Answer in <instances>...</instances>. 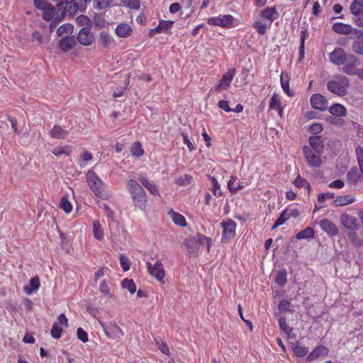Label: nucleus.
Segmentation results:
<instances>
[{"label":"nucleus","instance_id":"obj_22","mask_svg":"<svg viewBox=\"0 0 363 363\" xmlns=\"http://www.w3.org/2000/svg\"><path fill=\"white\" fill-rule=\"evenodd\" d=\"M138 180L142 185L150 191V194L155 196L159 195L160 193L157 186L152 182H150L146 177L140 176Z\"/></svg>","mask_w":363,"mask_h":363},{"label":"nucleus","instance_id":"obj_21","mask_svg":"<svg viewBox=\"0 0 363 363\" xmlns=\"http://www.w3.org/2000/svg\"><path fill=\"white\" fill-rule=\"evenodd\" d=\"M350 9L354 16V21L359 26H363V7L356 6L351 4Z\"/></svg>","mask_w":363,"mask_h":363},{"label":"nucleus","instance_id":"obj_50","mask_svg":"<svg viewBox=\"0 0 363 363\" xmlns=\"http://www.w3.org/2000/svg\"><path fill=\"white\" fill-rule=\"evenodd\" d=\"M308 31L302 30L301 33V40H300V45L298 48L299 50V58L301 60L304 57V42L306 38H308Z\"/></svg>","mask_w":363,"mask_h":363},{"label":"nucleus","instance_id":"obj_59","mask_svg":"<svg viewBox=\"0 0 363 363\" xmlns=\"http://www.w3.org/2000/svg\"><path fill=\"white\" fill-rule=\"evenodd\" d=\"M155 344L157 345L158 349L160 351L164 354H169V349L168 345L162 340L155 339Z\"/></svg>","mask_w":363,"mask_h":363},{"label":"nucleus","instance_id":"obj_13","mask_svg":"<svg viewBox=\"0 0 363 363\" xmlns=\"http://www.w3.org/2000/svg\"><path fill=\"white\" fill-rule=\"evenodd\" d=\"M115 33L119 38H126L132 35L133 28L128 23H121L116 26Z\"/></svg>","mask_w":363,"mask_h":363},{"label":"nucleus","instance_id":"obj_8","mask_svg":"<svg viewBox=\"0 0 363 363\" xmlns=\"http://www.w3.org/2000/svg\"><path fill=\"white\" fill-rule=\"evenodd\" d=\"M303 152L304 155V157L306 162H308V165L314 167H318L320 166V154L316 153L314 150H313L311 147L308 146H304L303 147Z\"/></svg>","mask_w":363,"mask_h":363},{"label":"nucleus","instance_id":"obj_4","mask_svg":"<svg viewBox=\"0 0 363 363\" xmlns=\"http://www.w3.org/2000/svg\"><path fill=\"white\" fill-rule=\"evenodd\" d=\"M98 321L108 339L119 340L124 335L123 330L115 322L106 324L101 320Z\"/></svg>","mask_w":363,"mask_h":363},{"label":"nucleus","instance_id":"obj_61","mask_svg":"<svg viewBox=\"0 0 363 363\" xmlns=\"http://www.w3.org/2000/svg\"><path fill=\"white\" fill-rule=\"evenodd\" d=\"M238 178L235 175H231L229 181L228 182L227 186L228 189L230 190L231 193H235L236 184H237Z\"/></svg>","mask_w":363,"mask_h":363},{"label":"nucleus","instance_id":"obj_10","mask_svg":"<svg viewBox=\"0 0 363 363\" xmlns=\"http://www.w3.org/2000/svg\"><path fill=\"white\" fill-rule=\"evenodd\" d=\"M78 42L84 46L91 45L94 41V36L91 32L90 28H82L77 35Z\"/></svg>","mask_w":363,"mask_h":363},{"label":"nucleus","instance_id":"obj_33","mask_svg":"<svg viewBox=\"0 0 363 363\" xmlns=\"http://www.w3.org/2000/svg\"><path fill=\"white\" fill-rule=\"evenodd\" d=\"M93 234L94 238L98 240L104 239V230L99 220L93 221Z\"/></svg>","mask_w":363,"mask_h":363},{"label":"nucleus","instance_id":"obj_39","mask_svg":"<svg viewBox=\"0 0 363 363\" xmlns=\"http://www.w3.org/2000/svg\"><path fill=\"white\" fill-rule=\"evenodd\" d=\"M272 25L268 23H262L261 21H255L253 23V28L256 29L257 32L262 35L267 33V28H270Z\"/></svg>","mask_w":363,"mask_h":363},{"label":"nucleus","instance_id":"obj_14","mask_svg":"<svg viewBox=\"0 0 363 363\" xmlns=\"http://www.w3.org/2000/svg\"><path fill=\"white\" fill-rule=\"evenodd\" d=\"M260 16L264 19L267 23L272 25V22L279 17V13L275 7H267L261 11Z\"/></svg>","mask_w":363,"mask_h":363},{"label":"nucleus","instance_id":"obj_25","mask_svg":"<svg viewBox=\"0 0 363 363\" xmlns=\"http://www.w3.org/2000/svg\"><path fill=\"white\" fill-rule=\"evenodd\" d=\"M333 30L339 34L349 35L352 32V27L343 23H335L333 26Z\"/></svg>","mask_w":363,"mask_h":363},{"label":"nucleus","instance_id":"obj_31","mask_svg":"<svg viewBox=\"0 0 363 363\" xmlns=\"http://www.w3.org/2000/svg\"><path fill=\"white\" fill-rule=\"evenodd\" d=\"M357 61L346 62L345 66L342 67V71L348 75H357L359 69L355 63Z\"/></svg>","mask_w":363,"mask_h":363},{"label":"nucleus","instance_id":"obj_49","mask_svg":"<svg viewBox=\"0 0 363 363\" xmlns=\"http://www.w3.org/2000/svg\"><path fill=\"white\" fill-rule=\"evenodd\" d=\"M223 28H231L234 27V17L230 14L224 15L221 17Z\"/></svg>","mask_w":363,"mask_h":363},{"label":"nucleus","instance_id":"obj_48","mask_svg":"<svg viewBox=\"0 0 363 363\" xmlns=\"http://www.w3.org/2000/svg\"><path fill=\"white\" fill-rule=\"evenodd\" d=\"M76 23L78 26H84V27L90 28L91 26V19L85 15H79L76 18Z\"/></svg>","mask_w":363,"mask_h":363},{"label":"nucleus","instance_id":"obj_42","mask_svg":"<svg viewBox=\"0 0 363 363\" xmlns=\"http://www.w3.org/2000/svg\"><path fill=\"white\" fill-rule=\"evenodd\" d=\"M59 206L66 213H69L72 211V205L69 202V201L67 196H62L61 198Z\"/></svg>","mask_w":363,"mask_h":363},{"label":"nucleus","instance_id":"obj_5","mask_svg":"<svg viewBox=\"0 0 363 363\" xmlns=\"http://www.w3.org/2000/svg\"><path fill=\"white\" fill-rule=\"evenodd\" d=\"M330 61L336 65H342L346 62L357 61V58L351 54H347L341 48H335L329 55Z\"/></svg>","mask_w":363,"mask_h":363},{"label":"nucleus","instance_id":"obj_7","mask_svg":"<svg viewBox=\"0 0 363 363\" xmlns=\"http://www.w3.org/2000/svg\"><path fill=\"white\" fill-rule=\"evenodd\" d=\"M223 233L221 241L227 242L235 235L236 223L232 219H228L222 223Z\"/></svg>","mask_w":363,"mask_h":363},{"label":"nucleus","instance_id":"obj_54","mask_svg":"<svg viewBox=\"0 0 363 363\" xmlns=\"http://www.w3.org/2000/svg\"><path fill=\"white\" fill-rule=\"evenodd\" d=\"M99 291L105 296H107L108 298L112 297V294L109 289L108 282L106 280H103L101 282L100 286H99Z\"/></svg>","mask_w":363,"mask_h":363},{"label":"nucleus","instance_id":"obj_44","mask_svg":"<svg viewBox=\"0 0 363 363\" xmlns=\"http://www.w3.org/2000/svg\"><path fill=\"white\" fill-rule=\"evenodd\" d=\"M347 180L349 183L354 184L357 183L360 176L357 172V169L354 167L347 174Z\"/></svg>","mask_w":363,"mask_h":363},{"label":"nucleus","instance_id":"obj_45","mask_svg":"<svg viewBox=\"0 0 363 363\" xmlns=\"http://www.w3.org/2000/svg\"><path fill=\"white\" fill-rule=\"evenodd\" d=\"M352 50L357 54L363 55V38L353 41L352 44Z\"/></svg>","mask_w":363,"mask_h":363},{"label":"nucleus","instance_id":"obj_15","mask_svg":"<svg viewBox=\"0 0 363 363\" xmlns=\"http://www.w3.org/2000/svg\"><path fill=\"white\" fill-rule=\"evenodd\" d=\"M59 8H62L69 12H74L78 9L77 0H52Z\"/></svg>","mask_w":363,"mask_h":363},{"label":"nucleus","instance_id":"obj_23","mask_svg":"<svg viewBox=\"0 0 363 363\" xmlns=\"http://www.w3.org/2000/svg\"><path fill=\"white\" fill-rule=\"evenodd\" d=\"M69 134L68 130L62 128L60 125H54L50 131V136L52 138L64 140Z\"/></svg>","mask_w":363,"mask_h":363},{"label":"nucleus","instance_id":"obj_12","mask_svg":"<svg viewBox=\"0 0 363 363\" xmlns=\"http://www.w3.org/2000/svg\"><path fill=\"white\" fill-rule=\"evenodd\" d=\"M311 104L315 109L325 111L328 108V100L321 94H314L311 97Z\"/></svg>","mask_w":363,"mask_h":363},{"label":"nucleus","instance_id":"obj_52","mask_svg":"<svg viewBox=\"0 0 363 363\" xmlns=\"http://www.w3.org/2000/svg\"><path fill=\"white\" fill-rule=\"evenodd\" d=\"M210 180L212 182V191L214 196L216 197H219L222 195L221 191L220 189V186L218 184L217 179L214 177H209Z\"/></svg>","mask_w":363,"mask_h":363},{"label":"nucleus","instance_id":"obj_55","mask_svg":"<svg viewBox=\"0 0 363 363\" xmlns=\"http://www.w3.org/2000/svg\"><path fill=\"white\" fill-rule=\"evenodd\" d=\"M193 177L189 174H184L183 177L176 180V184L179 186H186L191 183Z\"/></svg>","mask_w":363,"mask_h":363},{"label":"nucleus","instance_id":"obj_53","mask_svg":"<svg viewBox=\"0 0 363 363\" xmlns=\"http://www.w3.org/2000/svg\"><path fill=\"white\" fill-rule=\"evenodd\" d=\"M44 11L43 18L45 21H52L55 15V11L54 7L50 4L48 8L43 9Z\"/></svg>","mask_w":363,"mask_h":363},{"label":"nucleus","instance_id":"obj_20","mask_svg":"<svg viewBox=\"0 0 363 363\" xmlns=\"http://www.w3.org/2000/svg\"><path fill=\"white\" fill-rule=\"evenodd\" d=\"M329 350L324 345H319L316 347L307 357L308 361H313L319 357L326 356L328 354Z\"/></svg>","mask_w":363,"mask_h":363},{"label":"nucleus","instance_id":"obj_28","mask_svg":"<svg viewBox=\"0 0 363 363\" xmlns=\"http://www.w3.org/2000/svg\"><path fill=\"white\" fill-rule=\"evenodd\" d=\"M329 112L335 117H342L346 116L347 109L343 105L335 104L329 108Z\"/></svg>","mask_w":363,"mask_h":363},{"label":"nucleus","instance_id":"obj_34","mask_svg":"<svg viewBox=\"0 0 363 363\" xmlns=\"http://www.w3.org/2000/svg\"><path fill=\"white\" fill-rule=\"evenodd\" d=\"M40 285V279L38 277H35L32 278L30 281L29 286H26L24 287V291L27 294H30L33 291H35L39 289Z\"/></svg>","mask_w":363,"mask_h":363},{"label":"nucleus","instance_id":"obj_16","mask_svg":"<svg viewBox=\"0 0 363 363\" xmlns=\"http://www.w3.org/2000/svg\"><path fill=\"white\" fill-rule=\"evenodd\" d=\"M320 225L321 229L330 236H335L338 233L337 226L331 220L327 218L321 220Z\"/></svg>","mask_w":363,"mask_h":363},{"label":"nucleus","instance_id":"obj_57","mask_svg":"<svg viewBox=\"0 0 363 363\" xmlns=\"http://www.w3.org/2000/svg\"><path fill=\"white\" fill-rule=\"evenodd\" d=\"M159 23H160V25L161 26L162 32L165 33H169V31L173 27L174 21H173L160 20L159 21Z\"/></svg>","mask_w":363,"mask_h":363},{"label":"nucleus","instance_id":"obj_24","mask_svg":"<svg viewBox=\"0 0 363 363\" xmlns=\"http://www.w3.org/2000/svg\"><path fill=\"white\" fill-rule=\"evenodd\" d=\"M168 214L171 217L174 223L180 227H185L187 225V222L186 218L181 213L173 211L172 209L169 210Z\"/></svg>","mask_w":363,"mask_h":363},{"label":"nucleus","instance_id":"obj_19","mask_svg":"<svg viewBox=\"0 0 363 363\" xmlns=\"http://www.w3.org/2000/svg\"><path fill=\"white\" fill-rule=\"evenodd\" d=\"M295 215V209L294 208H286L285 209L279 216L277 221L274 223L273 225V228H276L278 226L283 225L287 220H289L291 217Z\"/></svg>","mask_w":363,"mask_h":363},{"label":"nucleus","instance_id":"obj_26","mask_svg":"<svg viewBox=\"0 0 363 363\" xmlns=\"http://www.w3.org/2000/svg\"><path fill=\"white\" fill-rule=\"evenodd\" d=\"M99 42L104 48H108L114 43V39L108 32L103 30L99 34Z\"/></svg>","mask_w":363,"mask_h":363},{"label":"nucleus","instance_id":"obj_9","mask_svg":"<svg viewBox=\"0 0 363 363\" xmlns=\"http://www.w3.org/2000/svg\"><path fill=\"white\" fill-rule=\"evenodd\" d=\"M235 74V69H229L227 72L222 77L219 84L214 88V90L217 92H219L222 90H227L230 86Z\"/></svg>","mask_w":363,"mask_h":363},{"label":"nucleus","instance_id":"obj_35","mask_svg":"<svg viewBox=\"0 0 363 363\" xmlns=\"http://www.w3.org/2000/svg\"><path fill=\"white\" fill-rule=\"evenodd\" d=\"M354 201V199L349 195L338 196L333 203L335 206H342L347 204L352 203Z\"/></svg>","mask_w":363,"mask_h":363},{"label":"nucleus","instance_id":"obj_27","mask_svg":"<svg viewBox=\"0 0 363 363\" xmlns=\"http://www.w3.org/2000/svg\"><path fill=\"white\" fill-rule=\"evenodd\" d=\"M269 110H274L278 112L279 115L281 116L283 108L281 106V99L280 96L277 94H274L271 98L269 106Z\"/></svg>","mask_w":363,"mask_h":363},{"label":"nucleus","instance_id":"obj_40","mask_svg":"<svg viewBox=\"0 0 363 363\" xmlns=\"http://www.w3.org/2000/svg\"><path fill=\"white\" fill-rule=\"evenodd\" d=\"M131 154L137 157H140L144 155V150L140 142L134 143L130 147Z\"/></svg>","mask_w":363,"mask_h":363},{"label":"nucleus","instance_id":"obj_58","mask_svg":"<svg viewBox=\"0 0 363 363\" xmlns=\"http://www.w3.org/2000/svg\"><path fill=\"white\" fill-rule=\"evenodd\" d=\"M62 328L58 325L57 323H54L50 331L51 336L55 339H59L62 335Z\"/></svg>","mask_w":363,"mask_h":363},{"label":"nucleus","instance_id":"obj_51","mask_svg":"<svg viewBox=\"0 0 363 363\" xmlns=\"http://www.w3.org/2000/svg\"><path fill=\"white\" fill-rule=\"evenodd\" d=\"M52 152L55 156H60L63 154L69 155L71 152V148L67 145L64 147H55Z\"/></svg>","mask_w":363,"mask_h":363},{"label":"nucleus","instance_id":"obj_60","mask_svg":"<svg viewBox=\"0 0 363 363\" xmlns=\"http://www.w3.org/2000/svg\"><path fill=\"white\" fill-rule=\"evenodd\" d=\"M323 129V125L320 123H314L308 127V132L313 135L320 133Z\"/></svg>","mask_w":363,"mask_h":363},{"label":"nucleus","instance_id":"obj_29","mask_svg":"<svg viewBox=\"0 0 363 363\" xmlns=\"http://www.w3.org/2000/svg\"><path fill=\"white\" fill-rule=\"evenodd\" d=\"M279 325L281 328V330L285 333V334L287 335V337L289 339H292L294 337L293 333V328L289 325L288 323L286 322V318L285 317H281L279 320Z\"/></svg>","mask_w":363,"mask_h":363},{"label":"nucleus","instance_id":"obj_2","mask_svg":"<svg viewBox=\"0 0 363 363\" xmlns=\"http://www.w3.org/2000/svg\"><path fill=\"white\" fill-rule=\"evenodd\" d=\"M349 86V79L345 76H339L327 84L328 89L337 96H345Z\"/></svg>","mask_w":363,"mask_h":363},{"label":"nucleus","instance_id":"obj_62","mask_svg":"<svg viewBox=\"0 0 363 363\" xmlns=\"http://www.w3.org/2000/svg\"><path fill=\"white\" fill-rule=\"evenodd\" d=\"M120 264L121 267L124 272H127L130 269V262L128 257L124 255H121L120 257Z\"/></svg>","mask_w":363,"mask_h":363},{"label":"nucleus","instance_id":"obj_41","mask_svg":"<svg viewBox=\"0 0 363 363\" xmlns=\"http://www.w3.org/2000/svg\"><path fill=\"white\" fill-rule=\"evenodd\" d=\"M121 286L128 290L130 294L136 291L137 287L133 279H124L121 282Z\"/></svg>","mask_w":363,"mask_h":363},{"label":"nucleus","instance_id":"obj_6","mask_svg":"<svg viewBox=\"0 0 363 363\" xmlns=\"http://www.w3.org/2000/svg\"><path fill=\"white\" fill-rule=\"evenodd\" d=\"M148 273L155 278L159 282L164 284V278L165 277V271L163 264L160 260H157L154 264L150 262L146 263Z\"/></svg>","mask_w":363,"mask_h":363},{"label":"nucleus","instance_id":"obj_47","mask_svg":"<svg viewBox=\"0 0 363 363\" xmlns=\"http://www.w3.org/2000/svg\"><path fill=\"white\" fill-rule=\"evenodd\" d=\"M275 282L282 286L286 283V272L285 269L279 270L277 272L275 277Z\"/></svg>","mask_w":363,"mask_h":363},{"label":"nucleus","instance_id":"obj_63","mask_svg":"<svg viewBox=\"0 0 363 363\" xmlns=\"http://www.w3.org/2000/svg\"><path fill=\"white\" fill-rule=\"evenodd\" d=\"M77 338L83 342H87L89 340L87 333L82 328H79L77 330Z\"/></svg>","mask_w":363,"mask_h":363},{"label":"nucleus","instance_id":"obj_64","mask_svg":"<svg viewBox=\"0 0 363 363\" xmlns=\"http://www.w3.org/2000/svg\"><path fill=\"white\" fill-rule=\"evenodd\" d=\"M207 23L210 26H216L223 28L221 17H211L208 19Z\"/></svg>","mask_w":363,"mask_h":363},{"label":"nucleus","instance_id":"obj_30","mask_svg":"<svg viewBox=\"0 0 363 363\" xmlns=\"http://www.w3.org/2000/svg\"><path fill=\"white\" fill-rule=\"evenodd\" d=\"M74 27L70 23H65L60 26L57 30V34L60 37L69 36L73 32Z\"/></svg>","mask_w":363,"mask_h":363},{"label":"nucleus","instance_id":"obj_56","mask_svg":"<svg viewBox=\"0 0 363 363\" xmlns=\"http://www.w3.org/2000/svg\"><path fill=\"white\" fill-rule=\"evenodd\" d=\"M359 170L363 174V147L357 146L355 149Z\"/></svg>","mask_w":363,"mask_h":363},{"label":"nucleus","instance_id":"obj_11","mask_svg":"<svg viewBox=\"0 0 363 363\" xmlns=\"http://www.w3.org/2000/svg\"><path fill=\"white\" fill-rule=\"evenodd\" d=\"M340 222L345 228L350 230H356L359 228L357 218L347 213L342 214L340 216Z\"/></svg>","mask_w":363,"mask_h":363},{"label":"nucleus","instance_id":"obj_32","mask_svg":"<svg viewBox=\"0 0 363 363\" xmlns=\"http://www.w3.org/2000/svg\"><path fill=\"white\" fill-rule=\"evenodd\" d=\"M281 85L283 91L289 96L293 95L289 88V77L287 74L281 73L280 76Z\"/></svg>","mask_w":363,"mask_h":363},{"label":"nucleus","instance_id":"obj_18","mask_svg":"<svg viewBox=\"0 0 363 363\" xmlns=\"http://www.w3.org/2000/svg\"><path fill=\"white\" fill-rule=\"evenodd\" d=\"M311 148L316 153L321 154L323 150L324 144L322 137L320 135L311 136L309 138Z\"/></svg>","mask_w":363,"mask_h":363},{"label":"nucleus","instance_id":"obj_17","mask_svg":"<svg viewBox=\"0 0 363 363\" xmlns=\"http://www.w3.org/2000/svg\"><path fill=\"white\" fill-rule=\"evenodd\" d=\"M76 45L74 36H65L59 41V47L64 52L70 51Z\"/></svg>","mask_w":363,"mask_h":363},{"label":"nucleus","instance_id":"obj_36","mask_svg":"<svg viewBox=\"0 0 363 363\" xmlns=\"http://www.w3.org/2000/svg\"><path fill=\"white\" fill-rule=\"evenodd\" d=\"M314 236V230L312 228L308 227L304 230L300 231L296 233V239L302 240V239H308L312 238Z\"/></svg>","mask_w":363,"mask_h":363},{"label":"nucleus","instance_id":"obj_46","mask_svg":"<svg viewBox=\"0 0 363 363\" xmlns=\"http://www.w3.org/2000/svg\"><path fill=\"white\" fill-rule=\"evenodd\" d=\"M196 242L199 245H202V244L205 243L206 245L207 251L209 252L210 247L211 245V242H212V240L211 238L205 236L203 234L199 233L196 235Z\"/></svg>","mask_w":363,"mask_h":363},{"label":"nucleus","instance_id":"obj_37","mask_svg":"<svg viewBox=\"0 0 363 363\" xmlns=\"http://www.w3.org/2000/svg\"><path fill=\"white\" fill-rule=\"evenodd\" d=\"M278 309L280 313L291 312L294 311V306L290 301L283 299L279 302Z\"/></svg>","mask_w":363,"mask_h":363},{"label":"nucleus","instance_id":"obj_1","mask_svg":"<svg viewBox=\"0 0 363 363\" xmlns=\"http://www.w3.org/2000/svg\"><path fill=\"white\" fill-rule=\"evenodd\" d=\"M128 190L135 208L145 211L147 204V195L141 185L135 179L128 182Z\"/></svg>","mask_w":363,"mask_h":363},{"label":"nucleus","instance_id":"obj_43","mask_svg":"<svg viewBox=\"0 0 363 363\" xmlns=\"http://www.w3.org/2000/svg\"><path fill=\"white\" fill-rule=\"evenodd\" d=\"M113 0H94L93 6L97 10H104L109 7Z\"/></svg>","mask_w":363,"mask_h":363},{"label":"nucleus","instance_id":"obj_38","mask_svg":"<svg viewBox=\"0 0 363 363\" xmlns=\"http://www.w3.org/2000/svg\"><path fill=\"white\" fill-rule=\"evenodd\" d=\"M92 159V154L86 150H84L79 155V160L78 161V164L82 168L84 167L86 165V162L91 161Z\"/></svg>","mask_w":363,"mask_h":363},{"label":"nucleus","instance_id":"obj_3","mask_svg":"<svg viewBox=\"0 0 363 363\" xmlns=\"http://www.w3.org/2000/svg\"><path fill=\"white\" fill-rule=\"evenodd\" d=\"M86 180L94 195L96 197L102 198L104 182L97 174L93 170L89 169L86 174Z\"/></svg>","mask_w":363,"mask_h":363}]
</instances>
